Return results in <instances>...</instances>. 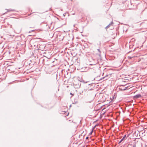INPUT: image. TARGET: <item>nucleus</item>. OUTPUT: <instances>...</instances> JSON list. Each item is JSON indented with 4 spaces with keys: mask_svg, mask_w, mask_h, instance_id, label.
<instances>
[{
    "mask_svg": "<svg viewBox=\"0 0 147 147\" xmlns=\"http://www.w3.org/2000/svg\"><path fill=\"white\" fill-rule=\"evenodd\" d=\"M80 86V85L79 84H78V85H77V86H76V87H75V88H78Z\"/></svg>",
    "mask_w": 147,
    "mask_h": 147,
    "instance_id": "8",
    "label": "nucleus"
},
{
    "mask_svg": "<svg viewBox=\"0 0 147 147\" xmlns=\"http://www.w3.org/2000/svg\"><path fill=\"white\" fill-rule=\"evenodd\" d=\"M90 65H95V64H90Z\"/></svg>",
    "mask_w": 147,
    "mask_h": 147,
    "instance_id": "12",
    "label": "nucleus"
},
{
    "mask_svg": "<svg viewBox=\"0 0 147 147\" xmlns=\"http://www.w3.org/2000/svg\"><path fill=\"white\" fill-rule=\"evenodd\" d=\"M88 137H86V140H87V139H88Z\"/></svg>",
    "mask_w": 147,
    "mask_h": 147,
    "instance_id": "10",
    "label": "nucleus"
},
{
    "mask_svg": "<svg viewBox=\"0 0 147 147\" xmlns=\"http://www.w3.org/2000/svg\"><path fill=\"white\" fill-rule=\"evenodd\" d=\"M109 27V26L108 25L107 26H106V28H108Z\"/></svg>",
    "mask_w": 147,
    "mask_h": 147,
    "instance_id": "9",
    "label": "nucleus"
},
{
    "mask_svg": "<svg viewBox=\"0 0 147 147\" xmlns=\"http://www.w3.org/2000/svg\"><path fill=\"white\" fill-rule=\"evenodd\" d=\"M113 24V22H111V23H110L109 24V25H108V26L109 27L110 26L111 24Z\"/></svg>",
    "mask_w": 147,
    "mask_h": 147,
    "instance_id": "7",
    "label": "nucleus"
},
{
    "mask_svg": "<svg viewBox=\"0 0 147 147\" xmlns=\"http://www.w3.org/2000/svg\"><path fill=\"white\" fill-rule=\"evenodd\" d=\"M97 50L99 52V55L100 56V55L101 52H100V49H98Z\"/></svg>",
    "mask_w": 147,
    "mask_h": 147,
    "instance_id": "5",
    "label": "nucleus"
},
{
    "mask_svg": "<svg viewBox=\"0 0 147 147\" xmlns=\"http://www.w3.org/2000/svg\"><path fill=\"white\" fill-rule=\"evenodd\" d=\"M128 87V86H126V87H125V88H123V89H121V90H127V89Z\"/></svg>",
    "mask_w": 147,
    "mask_h": 147,
    "instance_id": "2",
    "label": "nucleus"
},
{
    "mask_svg": "<svg viewBox=\"0 0 147 147\" xmlns=\"http://www.w3.org/2000/svg\"><path fill=\"white\" fill-rule=\"evenodd\" d=\"M135 146L134 145V147H135Z\"/></svg>",
    "mask_w": 147,
    "mask_h": 147,
    "instance_id": "16",
    "label": "nucleus"
},
{
    "mask_svg": "<svg viewBox=\"0 0 147 147\" xmlns=\"http://www.w3.org/2000/svg\"><path fill=\"white\" fill-rule=\"evenodd\" d=\"M133 57H131L130 56H128V58L129 59H132V58H133Z\"/></svg>",
    "mask_w": 147,
    "mask_h": 147,
    "instance_id": "6",
    "label": "nucleus"
},
{
    "mask_svg": "<svg viewBox=\"0 0 147 147\" xmlns=\"http://www.w3.org/2000/svg\"><path fill=\"white\" fill-rule=\"evenodd\" d=\"M99 45H100V42H99Z\"/></svg>",
    "mask_w": 147,
    "mask_h": 147,
    "instance_id": "14",
    "label": "nucleus"
},
{
    "mask_svg": "<svg viewBox=\"0 0 147 147\" xmlns=\"http://www.w3.org/2000/svg\"><path fill=\"white\" fill-rule=\"evenodd\" d=\"M9 11H13L12 10H9Z\"/></svg>",
    "mask_w": 147,
    "mask_h": 147,
    "instance_id": "13",
    "label": "nucleus"
},
{
    "mask_svg": "<svg viewBox=\"0 0 147 147\" xmlns=\"http://www.w3.org/2000/svg\"><path fill=\"white\" fill-rule=\"evenodd\" d=\"M70 94H72V93H70Z\"/></svg>",
    "mask_w": 147,
    "mask_h": 147,
    "instance_id": "15",
    "label": "nucleus"
},
{
    "mask_svg": "<svg viewBox=\"0 0 147 147\" xmlns=\"http://www.w3.org/2000/svg\"><path fill=\"white\" fill-rule=\"evenodd\" d=\"M122 141H121V140H120V141L119 142V144L120 143H121V142H122Z\"/></svg>",
    "mask_w": 147,
    "mask_h": 147,
    "instance_id": "11",
    "label": "nucleus"
},
{
    "mask_svg": "<svg viewBox=\"0 0 147 147\" xmlns=\"http://www.w3.org/2000/svg\"><path fill=\"white\" fill-rule=\"evenodd\" d=\"M141 97V95L140 94H138L134 96V97L136 98H138Z\"/></svg>",
    "mask_w": 147,
    "mask_h": 147,
    "instance_id": "1",
    "label": "nucleus"
},
{
    "mask_svg": "<svg viewBox=\"0 0 147 147\" xmlns=\"http://www.w3.org/2000/svg\"><path fill=\"white\" fill-rule=\"evenodd\" d=\"M96 127V126H95L94 127V128L92 129V131H91L90 133L89 134H90V135H91V134H92V132H93V129H94V127Z\"/></svg>",
    "mask_w": 147,
    "mask_h": 147,
    "instance_id": "4",
    "label": "nucleus"
},
{
    "mask_svg": "<svg viewBox=\"0 0 147 147\" xmlns=\"http://www.w3.org/2000/svg\"><path fill=\"white\" fill-rule=\"evenodd\" d=\"M126 137V135H124V136L123 137V138H122V139H121V141H122L123 140H124L125 138Z\"/></svg>",
    "mask_w": 147,
    "mask_h": 147,
    "instance_id": "3",
    "label": "nucleus"
}]
</instances>
